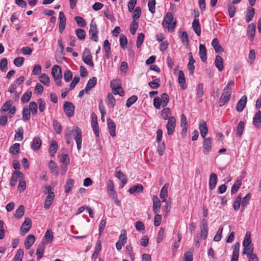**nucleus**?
Instances as JSON below:
<instances>
[{
    "label": "nucleus",
    "mask_w": 261,
    "mask_h": 261,
    "mask_svg": "<svg viewBox=\"0 0 261 261\" xmlns=\"http://www.w3.org/2000/svg\"><path fill=\"white\" fill-rule=\"evenodd\" d=\"M54 197V193H50L49 194H48L46 198L45 202L44 205V207L45 210H47L50 207V205H51L53 202Z\"/></svg>",
    "instance_id": "nucleus-24"
},
{
    "label": "nucleus",
    "mask_w": 261,
    "mask_h": 261,
    "mask_svg": "<svg viewBox=\"0 0 261 261\" xmlns=\"http://www.w3.org/2000/svg\"><path fill=\"white\" fill-rule=\"evenodd\" d=\"M255 25L254 23L250 24L247 29V34L250 40H252L255 32Z\"/></svg>",
    "instance_id": "nucleus-29"
},
{
    "label": "nucleus",
    "mask_w": 261,
    "mask_h": 261,
    "mask_svg": "<svg viewBox=\"0 0 261 261\" xmlns=\"http://www.w3.org/2000/svg\"><path fill=\"white\" fill-rule=\"evenodd\" d=\"M169 185L168 184H165L164 187L162 188L160 192V198L162 200V202H166V198L168 195V188Z\"/></svg>",
    "instance_id": "nucleus-34"
},
{
    "label": "nucleus",
    "mask_w": 261,
    "mask_h": 261,
    "mask_svg": "<svg viewBox=\"0 0 261 261\" xmlns=\"http://www.w3.org/2000/svg\"><path fill=\"white\" fill-rule=\"evenodd\" d=\"M31 117L30 111L29 109L24 107L23 109L22 112V119L24 121H28L30 120Z\"/></svg>",
    "instance_id": "nucleus-48"
},
{
    "label": "nucleus",
    "mask_w": 261,
    "mask_h": 261,
    "mask_svg": "<svg viewBox=\"0 0 261 261\" xmlns=\"http://www.w3.org/2000/svg\"><path fill=\"white\" fill-rule=\"evenodd\" d=\"M24 206L21 205L16 210L15 213L14 214V217L16 219H19L24 215Z\"/></svg>",
    "instance_id": "nucleus-40"
},
{
    "label": "nucleus",
    "mask_w": 261,
    "mask_h": 261,
    "mask_svg": "<svg viewBox=\"0 0 261 261\" xmlns=\"http://www.w3.org/2000/svg\"><path fill=\"white\" fill-rule=\"evenodd\" d=\"M139 27L138 23L136 20H133L130 24V32L132 35H134Z\"/></svg>",
    "instance_id": "nucleus-55"
},
{
    "label": "nucleus",
    "mask_w": 261,
    "mask_h": 261,
    "mask_svg": "<svg viewBox=\"0 0 261 261\" xmlns=\"http://www.w3.org/2000/svg\"><path fill=\"white\" fill-rule=\"evenodd\" d=\"M212 148V142L211 137L203 138V152L205 155H208Z\"/></svg>",
    "instance_id": "nucleus-7"
},
{
    "label": "nucleus",
    "mask_w": 261,
    "mask_h": 261,
    "mask_svg": "<svg viewBox=\"0 0 261 261\" xmlns=\"http://www.w3.org/2000/svg\"><path fill=\"white\" fill-rule=\"evenodd\" d=\"M116 177L121 181L122 187L126 184L127 181L126 176L120 171L116 172Z\"/></svg>",
    "instance_id": "nucleus-39"
},
{
    "label": "nucleus",
    "mask_w": 261,
    "mask_h": 261,
    "mask_svg": "<svg viewBox=\"0 0 261 261\" xmlns=\"http://www.w3.org/2000/svg\"><path fill=\"white\" fill-rule=\"evenodd\" d=\"M178 82L182 89H185L187 87L184 73L182 70H179L178 76Z\"/></svg>",
    "instance_id": "nucleus-22"
},
{
    "label": "nucleus",
    "mask_w": 261,
    "mask_h": 261,
    "mask_svg": "<svg viewBox=\"0 0 261 261\" xmlns=\"http://www.w3.org/2000/svg\"><path fill=\"white\" fill-rule=\"evenodd\" d=\"M247 97L246 95H244L241 98L237 103L236 110L238 112H242L245 108L247 103Z\"/></svg>",
    "instance_id": "nucleus-17"
},
{
    "label": "nucleus",
    "mask_w": 261,
    "mask_h": 261,
    "mask_svg": "<svg viewBox=\"0 0 261 261\" xmlns=\"http://www.w3.org/2000/svg\"><path fill=\"white\" fill-rule=\"evenodd\" d=\"M53 233L50 229H48L45 233L43 243L49 244L53 240Z\"/></svg>",
    "instance_id": "nucleus-33"
},
{
    "label": "nucleus",
    "mask_w": 261,
    "mask_h": 261,
    "mask_svg": "<svg viewBox=\"0 0 261 261\" xmlns=\"http://www.w3.org/2000/svg\"><path fill=\"white\" fill-rule=\"evenodd\" d=\"M253 124L255 127L259 128L261 126V111H258L253 118Z\"/></svg>",
    "instance_id": "nucleus-20"
},
{
    "label": "nucleus",
    "mask_w": 261,
    "mask_h": 261,
    "mask_svg": "<svg viewBox=\"0 0 261 261\" xmlns=\"http://www.w3.org/2000/svg\"><path fill=\"white\" fill-rule=\"evenodd\" d=\"M74 20L79 27H85L86 25L85 19L81 16H75Z\"/></svg>",
    "instance_id": "nucleus-58"
},
{
    "label": "nucleus",
    "mask_w": 261,
    "mask_h": 261,
    "mask_svg": "<svg viewBox=\"0 0 261 261\" xmlns=\"http://www.w3.org/2000/svg\"><path fill=\"white\" fill-rule=\"evenodd\" d=\"M244 249L242 252L243 255L246 254L247 256H249L253 253L254 248L253 245L243 246Z\"/></svg>",
    "instance_id": "nucleus-43"
},
{
    "label": "nucleus",
    "mask_w": 261,
    "mask_h": 261,
    "mask_svg": "<svg viewBox=\"0 0 261 261\" xmlns=\"http://www.w3.org/2000/svg\"><path fill=\"white\" fill-rule=\"evenodd\" d=\"M72 134L76 143L77 149L80 150L82 148V130L80 127L76 125L73 126L72 129H70V127H67L65 130V137L72 138Z\"/></svg>",
    "instance_id": "nucleus-1"
},
{
    "label": "nucleus",
    "mask_w": 261,
    "mask_h": 261,
    "mask_svg": "<svg viewBox=\"0 0 261 261\" xmlns=\"http://www.w3.org/2000/svg\"><path fill=\"white\" fill-rule=\"evenodd\" d=\"M141 14V9L140 7H137L135 8L133 12V20H136L138 19Z\"/></svg>",
    "instance_id": "nucleus-60"
},
{
    "label": "nucleus",
    "mask_w": 261,
    "mask_h": 261,
    "mask_svg": "<svg viewBox=\"0 0 261 261\" xmlns=\"http://www.w3.org/2000/svg\"><path fill=\"white\" fill-rule=\"evenodd\" d=\"M51 74L54 78L62 77V70L60 67L57 65H54L51 69Z\"/></svg>",
    "instance_id": "nucleus-27"
},
{
    "label": "nucleus",
    "mask_w": 261,
    "mask_h": 261,
    "mask_svg": "<svg viewBox=\"0 0 261 261\" xmlns=\"http://www.w3.org/2000/svg\"><path fill=\"white\" fill-rule=\"evenodd\" d=\"M155 0H149L148 3V7L149 11L152 14H154L155 12Z\"/></svg>",
    "instance_id": "nucleus-50"
},
{
    "label": "nucleus",
    "mask_w": 261,
    "mask_h": 261,
    "mask_svg": "<svg viewBox=\"0 0 261 261\" xmlns=\"http://www.w3.org/2000/svg\"><path fill=\"white\" fill-rule=\"evenodd\" d=\"M138 99V97L136 95H133L129 97L126 101V106L127 108H129L134 104Z\"/></svg>",
    "instance_id": "nucleus-64"
},
{
    "label": "nucleus",
    "mask_w": 261,
    "mask_h": 261,
    "mask_svg": "<svg viewBox=\"0 0 261 261\" xmlns=\"http://www.w3.org/2000/svg\"><path fill=\"white\" fill-rule=\"evenodd\" d=\"M74 184V180L72 179H69L67 180L64 188H65V192L66 193H68L72 189Z\"/></svg>",
    "instance_id": "nucleus-46"
},
{
    "label": "nucleus",
    "mask_w": 261,
    "mask_h": 261,
    "mask_svg": "<svg viewBox=\"0 0 261 261\" xmlns=\"http://www.w3.org/2000/svg\"><path fill=\"white\" fill-rule=\"evenodd\" d=\"M171 113V110L169 108H165L161 111V115L164 119L168 120Z\"/></svg>",
    "instance_id": "nucleus-44"
},
{
    "label": "nucleus",
    "mask_w": 261,
    "mask_h": 261,
    "mask_svg": "<svg viewBox=\"0 0 261 261\" xmlns=\"http://www.w3.org/2000/svg\"><path fill=\"white\" fill-rule=\"evenodd\" d=\"M215 66L218 68L219 71H222L224 69L223 60L219 55L216 57L215 61Z\"/></svg>",
    "instance_id": "nucleus-23"
},
{
    "label": "nucleus",
    "mask_w": 261,
    "mask_h": 261,
    "mask_svg": "<svg viewBox=\"0 0 261 261\" xmlns=\"http://www.w3.org/2000/svg\"><path fill=\"white\" fill-rule=\"evenodd\" d=\"M241 186V180H237L232 186L231 190V194H235L240 189Z\"/></svg>",
    "instance_id": "nucleus-53"
},
{
    "label": "nucleus",
    "mask_w": 261,
    "mask_h": 261,
    "mask_svg": "<svg viewBox=\"0 0 261 261\" xmlns=\"http://www.w3.org/2000/svg\"><path fill=\"white\" fill-rule=\"evenodd\" d=\"M32 226V221L31 219L27 217L20 228V233L21 235H24L28 232Z\"/></svg>",
    "instance_id": "nucleus-9"
},
{
    "label": "nucleus",
    "mask_w": 261,
    "mask_h": 261,
    "mask_svg": "<svg viewBox=\"0 0 261 261\" xmlns=\"http://www.w3.org/2000/svg\"><path fill=\"white\" fill-rule=\"evenodd\" d=\"M15 139L17 141H20L23 139V129L22 127H19L16 131L15 135Z\"/></svg>",
    "instance_id": "nucleus-41"
},
{
    "label": "nucleus",
    "mask_w": 261,
    "mask_h": 261,
    "mask_svg": "<svg viewBox=\"0 0 261 261\" xmlns=\"http://www.w3.org/2000/svg\"><path fill=\"white\" fill-rule=\"evenodd\" d=\"M108 191L111 197L113 198H116V192L114 190V183L112 180H109L108 181Z\"/></svg>",
    "instance_id": "nucleus-25"
},
{
    "label": "nucleus",
    "mask_w": 261,
    "mask_h": 261,
    "mask_svg": "<svg viewBox=\"0 0 261 261\" xmlns=\"http://www.w3.org/2000/svg\"><path fill=\"white\" fill-rule=\"evenodd\" d=\"M199 54L201 61L205 62L207 59V51L204 45L200 44Z\"/></svg>",
    "instance_id": "nucleus-18"
},
{
    "label": "nucleus",
    "mask_w": 261,
    "mask_h": 261,
    "mask_svg": "<svg viewBox=\"0 0 261 261\" xmlns=\"http://www.w3.org/2000/svg\"><path fill=\"white\" fill-rule=\"evenodd\" d=\"M8 60L6 58L2 59L0 61V69L2 71L7 70Z\"/></svg>",
    "instance_id": "nucleus-63"
},
{
    "label": "nucleus",
    "mask_w": 261,
    "mask_h": 261,
    "mask_svg": "<svg viewBox=\"0 0 261 261\" xmlns=\"http://www.w3.org/2000/svg\"><path fill=\"white\" fill-rule=\"evenodd\" d=\"M32 93L31 91H27L25 92L21 97V101L23 103L28 102L32 96Z\"/></svg>",
    "instance_id": "nucleus-61"
},
{
    "label": "nucleus",
    "mask_w": 261,
    "mask_h": 261,
    "mask_svg": "<svg viewBox=\"0 0 261 261\" xmlns=\"http://www.w3.org/2000/svg\"><path fill=\"white\" fill-rule=\"evenodd\" d=\"M149 86L153 89H158L161 85L160 80L156 78L148 83Z\"/></svg>",
    "instance_id": "nucleus-47"
},
{
    "label": "nucleus",
    "mask_w": 261,
    "mask_h": 261,
    "mask_svg": "<svg viewBox=\"0 0 261 261\" xmlns=\"http://www.w3.org/2000/svg\"><path fill=\"white\" fill-rule=\"evenodd\" d=\"M98 33V31L97 27V25L95 22H94L93 20H92L90 25V29L89 31L90 39L95 42H97L98 38L97 36Z\"/></svg>",
    "instance_id": "nucleus-4"
},
{
    "label": "nucleus",
    "mask_w": 261,
    "mask_h": 261,
    "mask_svg": "<svg viewBox=\"0 0 261 261\" xmlns=\"http://www.w3.org/2000/svg\"><path fill=\"white\" fill-rule=\"evenodd\" d=\"M173 16L172 13L170 12H168L162 22L163 27L168 29L169 32H173L176 25V21L172 22Z\"/></svg>",
    "instance_id": "nucleus-3"
},
{
    "label": "nucleus",
    "mask_w": 261,
    "mask_h": 261,
    "mask_svg": "<svg viewBox=\"0 0 261 261\" xmlns=\"http://www.w3.org/2000/svg\"><path fill=\"white\" fill-rule=\"evenodd\" d=\"M83 60L85 63L90 67H93L94 66V64L92 61V57L90 50L87 48H86L84 50Z\"/></svg>",
    "instance_id": "nucleus-8"
},
{
    "label": "nucleus",
    "mask_w": 261,
    "mask_h": 261,
    "mask_svg": "<svg viewBox=\"0 0 261 261\" xmlns=\"http://www.w3.org/2000/svg\"><path fill=\"white\" fill-rule=\"evenodd\" d=\"M41 145V140L39 137H35L33 138V143L31 146L32 149L34 150H38Z\"/></svg>",
    "instance_id": "nucleus-30"
},
{
    "label": "nucleus",
    "mask_w": 261,
    "mask_h": 261,
    "mask_svg": "<svg viewBox=\"0 0 261 261\" xmlns=\"http://www.w3.org/2000/svg\"><path fill=\"white\" fill-rule=\"evenodd\" d=\"M217 181V175L214 173H211L209 179V187L211 190L216 188Z\"/></svg>",
    "instance_id": "nucleus-21"
},
{
    "label": "nucleus",
    "mask_w": 261,
    "mask_h": 261,
    "mask_svg": "<svg viewBox=\"0 0 261 261\" xmlns=\"http://www.w3.org/2000/svg\"><path fill=\"white\" fill-rule=\"evenodd\" d=\"M23 256V250L22 249H19L17 251L15 254L13 261H22Z\"/></svg>",
    "instance_id": "nucleus-57"
},
{
    "label": "nucleus",
    "mask_w": 261,
    "mask_h": 261,
    "mask_svg": "<svg viewBox=\"0 0 261 261\" xmlns=\"http://www.w3.org/2000/svg\"><path fill=\"white\" fill-rule=\"evenodd\" d=\"M196 95L200 98V102L202 101V97L203 95V85L202 83L198 84L196 88Z\"/></svg>",
    "instance_id": "nucleus-36"
},
{
    "label": "nucleus",
    "mask_w": 261,
    "mask_h": 261,
    "mask_svg": "<svg viewBox=\"0 0 261 261\" xmlns=\"http://www.w3.org/2000/svg\"><path fill=\"white\" fill-rule=\"evenodd\" d=\"M192 28L195 33L199 36L201 34V28L199 20L194 19L192 22Z\"/></svg>",
    "instance_id": "nucleus-31"
},
{
    "label": "nucleus",
    "mask_w": 261,
    "mask_h": 261,
    "mask_svg": "<svg viewBox=\"0 0 261 261\" xmlns=\"http://www.w3.org/2000/svg\"><path fill=\"white\" fill-rule=\"evenodd\" d=\"M59 32L62 33L63 31L64 30L66 26V17L64 14V13L62 11L59 12Z\"/></svg>",
    "instance_id": "nucleus-12"
},
{
    "label": "nucleus",
    "mask_w": 261,
    "mask_h": 261,
    "mask_svg": "<svg viewBox=\"0 0 261 261\" xmlns=\"http://www.w3.org/2000/svg\"><path fill=\"white\" fill-rule=\"evenodd\" d=\"M39 81L46 86H49L50 79L49 76L45 73H42L39 76Z\"/></svg>",
    "instance_id": "nucleus-37"
},
{
    "label": "nucleus",
    "mask_w": 261,
    "mask_h": 261,
    "mask_svg": "<svg viewBox=\"0 0 261 261\" xmlns=\"http://www.w3.org/2000/svg\"><path fill=\"white\" fill-rule=\"evenodd\" d=\"M44 248V243H41L38 245L36 251L37 258L38 260L42 258L43 254Z\"/></svg>",
    "instance_id": "nucleus-38"
},
{
    "label": "nucleus",
    "mask_w": 261,
    "mask_h": 261,
    "mask_svg": "<svg viewBox=\"0 0 261 261\" xmlns=\"http://www.w3.org/2000/svg\"><path fill=\"white\" fill-rule=\"evenodd\" d=\"M168 123L166 126L167 134L171 135L173 134L176 126V120L174 117L171 116L168 118Z\"/></svg>",
    "instance_id": "nucleus-6"
},
{
    "label": "nucleus",
    "mask_w": 261,
    "mask_h": 261,
    "mask_svg": "<svg viewBox=\"0 0 261 261\" xmlns=\"http://www.w3.org/2000/svg\"><path fill=\"white\" fill-rule=\"evenodd\" d=\"M20 145L19 143H15L12 145L9 148V152L12 155L14 156V158H16V156L20 152Z\"/></svg>",
    "instance_id": "nucleus-19"
},
{
    "label": "nucleus",
    "mask_w": 261,
    "mask_h": 261,
    "mask_svg": "<svg viewBox=\"0 0 261 261\" xmlns=\"http://www.w3.org/2000/svg\"><path fill=\"white\" fill-rule=\"evenodd\" d=\"M161 201L156 195L153 197V205L152 209L153 212L155 213H159L160 212Z\"/></svg>",
    "instance_id": "nucleus-16"
},
{
    "label": "nucleus",
    "mask_w": 261,
    "mask_h": 261,
    "mask_svg": "<svg viewBox=\"0 0 261 261\" xmlns=\"http://www.w3.org/2000/svg\"><path fill=\"white\" fill-rule=\"evenodd\" d=\"M201 224L200 235L201 237L205 240L207 238L208 233L207 223L206 219H202L201 221Z\"/></svg>",
    "instance_id": "nucleus-10"
},
{
    "label": "nucleus",
    "mask_w": 261,
    "mask_h": 261,
    "mask_svg": "<svg viewBox=\"0 0 261 261\" xmlns=\"http://www.w3.org/2000/svg\"><path fill=\"white\" fill-rule=\"evenodd\" d=\"M107 121L110 135L112 137H115L116 136V124L115 122L110 118H107Z\"/></svg>",
    "instance_id": "nucleus-14"
},
{
    "label": "nucleus",
    "mask_w": 261,
    "mask_h": 261,
    "mask_svg": "<svg viewBox=\"0 0 261 261\" xmlns=\"http://www.w3.org/2000/svg\"><path fill=\"white\" fill-rule=\"evenodd\" d=\"M234 4L232 2V3H229L227 5V9L230 18H232L235 14L236 8Z\"/></svg>",
    "instance_id": "nucleus-42"
},
{
    "label": "nucleus",
    "mask_w": 261,
    "mask_h": 261,
    "mask_svg": "<svg viewBox=\"0 0 261 261\" xmlns=\"http://www.w3.org/2000/svg\"><path fill=\"white\" fill-rule=\"evenodd\" d=\"M199 129L200 135L203 138H206V135L208 133V128L206 122L203 120L199 121Z\"/></svg>",
    "instance_id": "nucleus-13"
},
{
    "label": "nucleus",
    "mask_w": 261,
    "mask_h": 261,
    "mask_svg": "<svg viewBox=\"0 0 261 261\" xmlns=\"http://www.w3.org/2000/svg\"><path fill=\"white\" fill-rule=\"evenodd\" d=\"M161 101L162 102V107H165L167 106L169 101V97L167 93H164L161 95Z\"/></svg>",
    "instance_id": "nucleus-52"
},
{
    "label": "nucleus",
    "mask_w": 261,
    "mask_h": 261,
    "mask_svg": "<svg viewBox=\"0 0 261 261\" xmlns=\"http://www.w3.org/2000/svg\"><path fill=\"white\" fill-rule=\"evenodd\" d=\"M145 36L142 33H139L138 35L136 45L138 48H140L144 40Z\"/></svg>",
    "instance_id": "nucleus-59"
},
{
    "label": "nucleus",
    "mask_w": 261,
    "mask_h": 261,
    "mask_svg": "<svg viewBox=\"0 0 261 261\" xmlns=\"http://www.w3.org/2000/svg\"><path fill=\"white\" fill-rule=\"evenodd\" d=\"M244 129V123L243 121H240L237 126L236 135L239 137H241L242 135Z\"/></svg>",
    "instance_id": "nucleus-51"
},
{
    "label": "nucleus",
    "mask_w": 261,
    "mask_h": 261,
    "mask_svg": "<svg viewBox=\"0 0 261 261\" xmlns=\"http://www.w3.org/2000/svg\"><path fill=\"white\" fill-rule=\"evenodd\" d=\"M143 190V187L141 184H138L133 186L128 190L130 194H135L136 193L142 192Z\"/></svg>",
    "instance_id": "nucleus-35"
},
{
    "label": "nucleus",
    "mask_w": 261,
    "mask_h": 261,
    "mask_svg": "<svg viewBox=\"0 0 261 261\" xmlns=\"http://www.w3.org/2000/svg\"><path fill=\"white\" fill-rule=\"evenodd\" d=\"M12 104L13 102L11 100L6 101L0 110L1 113H3L8 111L12 107Z\"/></svg>",
    "instance_id": "nucleus-45"
},
{
    "label": "nucleus",
    "mask_w": 261,
    "mask_h": 261,
    "mask_svg": "<svg viewBox=\"0 0 261 261\" xmlns=\"http://www.w3.org/2000/svg\"><path fill=\"white\" fill-rule=\"evenodd\" d=\"M23 174L22 172L18 171H14L12 173L11 178L10 179V184L11 186L14 187L19 178H22Z\"/></svg>",
    "instance_id": "nucleus-11"
},
{
    "label": "nucleus",
    "mask_w": 261,
    "mask_h": 261,
    "mask_svg": "<svg viewBox=\"0 0 261 261\" xmlns=\"http://www.w3.org/2000/svg\"><path fill=\"white\" fill-rule=\"evenodd\" d=\"M75 107L72 103L66 101L63 105V110L66 115L71 117L73 116Z\"/></svg>",
    "instance_id": "nucleus-5"
},
{
    "label": "nucleus",
    "mask_w": 261,
    "mask_h": 261,
    "mask_svg": "<svg viewBox=\"0 0 261 261\" xmlns=\"http://www.w3.org/2000/svg\"><path fill=\"white\" fill-rule=\"evenodd\" d=\"M234 83L233 81H229L226 87L224 88L223 93L219 99V105L222 106L228 102L230 99L232 93V88L234 86Z\"/></svg>",
    "instance_id": "nucleus-2"
},
{
    "label": "nucleus",
    "mask_w": 261,
    "mask_h": 261,
    "mask_svg": "<svg viewBox=\"0 0 261 261\" xmlns=\"http://www.w3.org/2000/svg\"><path fill=\"white\" fill-rule=\"evenodd\" d=\"M107 99L108 100V105L111 107H114L115 105L116 101L114 97L111 93H109L107 96Z\"/></svg>",
    "instance_id": "nucleus-62"
},
{
    "label": "nucleus",
    "mask_w": 261,
    "mask_h": 261,
    "mask_svg": "<svg viewBox=\"0 0 261 261\" xmlns=\"http://www.w3.org/2000/svg\"><path fill=\"white\" fill-rule=\"evenodd\" d=\"M212 45L213 46L216 53H219L223 51V48L219 44V40L217 38H216L213 40Z\"/></svg>",
    "instance_id": "nucleus-32"
},
{
    "label": "nucleus",
    "mask_w": 261,
    "mask_h": 261,
    "mask_svg": "<svg viewBox=\"0 0 261 261\" xmlns=\"http://www.w3.org/2000/svg\"><path fill=\"white\" fill-rule=\"evenodd\" d=\"M242 200V196L240 194L236 198L233 203V208L236 211H238L240 208Z\"/></svg>",
    "instance_id": "nucleus-56"
},
{
    "label": "nucleus",
    "mask_w": 261,
    "mask_h": 261,
    "mask_svg": "<svg viewBox=\"0 0 261 261\" xmlns=\"http://www.w3.org/2000/svg\"><path fill=\"white\" fill-rule=\"evenodd\" d=\"M53 127L58 134H60L62 132V126L60 123L56 120L53 121Z\"/></svg>",
    "instance_id": "nucleus-54"
},
{
    "label": "nucleus",
    "mask_w": 261,
    "mask_h": 261,
    "mask_svg": "<svg viewBox=\"0 0 261 261\" xmlns=\"http://www.w3.org/2000/svg\"><path fill=\"white\" fill-rule=\"evenodd\" d=\"M75 33L79 39L83 40L85 39L86 32L84 30L77 29L75 30Z\"/></svg>",
    "instance_id": "nucleus-49"
},
{
    "label": "nucleus",
    "mask_w": 261,
    "mask_h": 261,
    "mask_svg": "<svg viewBox=\"0 0 261 261\" xmlns=\"http://www.w3.org/2000/svg\"><path fill=\"white\" fill-rule=\"evenodd\" d=\"M35 241V237L33 234L29 235L24 241L25 247L27 249H29L32 245L34 243Z\"/></svg>",
    "instance_id": "nucleus-26"
},
{
    "label": "nucleus",
    "mask_w": 261,
    "mask_h": 261,
    "mask_svg": "<svg viewBox=\"0 0 261 261\" xmlns=\"http://www.w3.org/2000/svg\"><path fill=\"white\" fill-rule=\"evenodd\" d=\"M251 7H249L247 9L246 14L245 16V19L247 22L251 21L253 18L255 14L254 9Z\"/></svg>",
    "instance_id": "nucleus-28"
},
{
    "label": "nucleus",
    "mask_w": 261,
    "mask_h": 261,
    "mask_svg": "<svg viewBox=\"0 0 261 261\" xmlns=\"http://www.w3.org/2000/svg\"><path fill=\"white\" fill-rule=\"evenodd\" d=\"M188 56L189 60L187 65V67L189 70V74L191 75H193L195 69V66L194 64L195 62V60L193 57V55L192 53H189L188 54Z\"/></svg>",
    "instance_id": "nucleus-15"
}]
</instances>
